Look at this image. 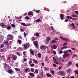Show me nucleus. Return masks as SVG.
I'll return each instance as SVG.
<instances>
[{
    "label": "nucleus",
    "instance_id": "nucleus-42",
    "mask_svg": "<svg viewBox=\"0 0 78 78\" xmlns=\"http://www.w3.org/2000/svg\"><path fill=\"white\" fill-rule=\"evenodd\" d=\"M51 73L52 74H54V73H55L54 72V71H53V70L51 71Z\"/></svg>",
    "mask_w": 78,
    "mask_h": 78
},
{
    "label": "nucleus",
    "instance_id": "nucleus-34",
    "mask_svg": "<svg viewBox=\"0 0 78 78\" xmlns=\"http://www.w3.org/2000/svg\"><path fill=\"white\" fill-rule=\"evenodd\" d=\"M15 70L16 71H20V69L18 68H16Z\"/></svg>",
    "mask_w": 78,
    "mask_h": 78
},
{
    "label": "nucleus",
    "instance_id": "nucleus-49",
    "mask_svg": "<svg viewBox=\"0 0 78 78\" xmlns=\"http://www.w3.org/2000/svg\"><path fill=\"white\" fill-rule=\"evenodd\" d=\"M31 72H34V70H33V68H31Z\"/></svg>",
    "mask_w": 78,
    "mask_h": 78
},
{
    "label": "nucleus",
    "instance_id": "nucleus-38",
    "mask_svg": "<svg viewBox=\"0 0 78 78\" xmlns=\"http://www.w3.org/2000/svg\"><path fill=\"white\" fill-rule=\"evenodd\" d=\"M25 19H30V17L27 16L25 17Z\"/></svg>",
    "mask_w": 78,
    "mask_h": 78
},
{
    "label": "nucleus",
    "instance_id": "nucleus-23",
    "mask_svg": "<svg viewBox=\"0 0 78 78\" xmlns=\"http://www.w3.org/2000/svg\"><path fill=\"white\" fill-rule=\"evenodd\" d=\"M70 26H73V27L75 29V26L74 25V24L73 23H72V24H71L70 25Z\"/></svg>",
    "mask_w": 78,
    "mask_h": 78
},
{
    "label": "nucleus",
    "instance_id": "nucleus-17",
    "mask_svg": "<svg viewBox=\"0 0 78 78\" xmlns=\"http://www.w3.org/2000/svg\"><path fill=\"white\" fill-rule=\"evenodd\" d=\"M17 56L14 55L13 56L12 59H13V60H16V59H17Z\"/></svg>",
    "mask_w": 78,
    "mask_h": 78
},
{
    "label": "nucleus",
    "instance_id": "nucleus-43",
    "mask_svg": "<svg viewBox=\"0 0 78 78\" xmlns=\"http://www.w3.org/2000/svg\"><path fill=\"white\" fill-rule=\"evenodd\" d=\"M35 72H36V73H37L38 72V70L37 69H35Z\"/></svg>",
    "mask_w": 78,
    "mask_h": 78
},
{
    "label": "nucleus",
    "instance_id": "nucleus-26",
    "mask_svg": "<svg viewBox=\"0 0 78 78\" xmlns=\"http://www.w3.org/2000/svg\"><path fill=\"white\" fill-rule=\"evenodd\" d=\"M4 47V44H2L0 46V48H2Z\"/></svg>",
    "mask_w": 78,
    "mask_h": 78
},
{
    "label": "nucleus",
    "instance_id": "nucleus-6",
    "mask_svg": "<svg viewBox=\"0 0 78 78\" xmlns=\"http://www.w3.org/2000/svg\"><path fill=\"white\" fill-rule=\"evenodd\" d=\"M67 56H69V54L67 53L64 54V55H63V57L64 58L67 57Z\"/></svg>",
    "mask_w": 78,
    "mask_h": 78
},
{
    "label": "nucleus",
    "instance_id": "nucleus-30",
    "mask_svg": "<svg viewBox=\"0 0 78 78\" xmlns=\"http://www.w3.org/2000/svg\"><path fill=\"white\" fill-rule=\"evenodd\" d=\"M11 26L13 28H15V27H16V25L14 24H11Z\"/></svg>",
    "mask_w": 78,
    "mask_h": 78
},
{
    "label": "nucleus",
    "instance_id": "nucleus-35",
    "mask_svg": "<svg viewBox=\"0 0 78 78\" xmlns=\"http://www.w3.org/2000/svg\"><path fill=\"white\" fill-rule=\"evenodd\" d=\"M45 70H48V68L47 67H45L44 68Z\"/></svg>",
    "mask_w": 78,
    "mask_h": 78
},
{
    "label": "nucleus",
    "instance_id": "nucleus-45",
    "mask_svg": "<svg viewBox=\"0 0 78 78\" xmlns=\"http://www.w3.org/2000/svg\"><path fill=\"white\" fill-rule=\"evenodd\" d=\"M23 55H24V56L25 57H26V54H25V52L23 51Z\"/></svg>",
    "mask_w": 78,
    "mask_h": 78
},
{
    "label": "nucleus",
    "instance_id": "nucleus-57",
    "mask_svg": "<svg viewBox=\"0 0 78 78\" xmlns=\"http://www.w3.org/2000/svg\"><path fill=\"white\" fill-rule=\"evenodd\" d=\"M20 31L21 32H23V31H24V30L22 29H20Z\"/></svg>",
    "mask_w": 78,
    "mask_h": 78
},
{
    "label": "nucleus",
    "instance_id": "nucleus-60",
    "mask_svg": "<svg viewBox=\"0 0 78 78\" xmlns=\"http://www.w3.org/2000/svg\"><path fill=\"white\" fill-rule=\"evenodd\" d=\"M45 61H47L48 60V57H47V56H46L45 57Z\"/></svg>",
    "mask_w": 78,
    "mask_h": 78
},
{
    "label": "nucleus",
    "instance_id": "nucleus-41",
    "mask_svg": "<svg viewBox=\"0 0 78 78\" xmlns=\"http://www.w3.org/2000/svg\"><path fill=\"white\" fill-rule=\"evenodd\" d=\"M72 64V61H71L69 62L68 65H70V64Z\"/></svg>",
    "mask_w": 78,
    "mask_h": 78
},
{
    "label": "nucleus",
    "instance_id": "nucleus-51",
    "mask_svg": "<svg viewBox=\"0 0 78 78\" xmlns=\"http://www.w3.org/2000/svg\"><path fill=\"white\" fill-rule=\"evenodd\" d=\"M16 55H18L19 56H20V54L19 52H16Z\"/></svg>",
    "mask_w": 78,
    "mask_h": 78
},
{
    "label": "nucleus",
    "instance_id": "nucleus-48",
    "mask_svg": "<svg viewBox=\"0 0 78 78\" xmlns=\"http://www.w3.org/2000/svg\"><path fill=\"white\" fill-rule=\"evenodd\" d=\"M54 63H55V64H58L59 63L58 62H56V61H54Z\"/></svg>",
    "mask_w": 78,
    "mask_h": 78
},
{
    "label": "nucleus",
    "instance_id": "nucleus-32",
    "mask_svg": "<svg viewBox=\"0 0 78 78\" xmlns=\"http://www.w3.org/2000/svg\"><path fill=\"white\" fill-rule=\"evenodd\" d=\"M9 45H8V44H7V45H6L7 47L8 48H11V46H9Z\"/></svg>",
    "mask_w": 78,
    "mask_h": 78
},
{
    "label": "nucleus",
    "instance_id": "nucleus-20",
    "mask_svg": "<svg viewBox=\"0 0 78 78\" xmlns=\"http://www.w3.org/2000/svg\"><path fill=\"white\" fill-rule=\"evenodd\" d=\"M33 61H34V62H35V64H38V62H37V60H36L35 59H33Z\"/></svg>",
    "mask_w": 78,
    "mask_h": 78
},
{
    "label": "nucleus",
    "instance_id": "nucleus-50",
    "mask_svg": "<svg viewBox=\"0 0 78 78\" xmlns=\"http://www.w3.org/2000/svg\"><path fill=\"white\" fill-rule=\"evenodd\" d=\"M68 71L69 73H70L71 72V69H68Z\"/></svg>",
    "mask_w": 78,
    "mask_h": 78
},
{
    "label": "nucleus",
    "instance_id": "nucleus-3",
    "mask_svg": "<svg viewBox=\"0 0 78 78\" xmlns=\"http://www.w3.org/2000/svg\"><path fill=\"white\" fill-rule=\"evenodd\" d=\"M33 44L36 47H38V42L37 41H34L33 42Z\"/></svg>",
    "mask_w": 78,
    "mask_h": 78
},
{
    "label": "nucleus",
    "instance_id": "nucleus-59",
    "mask_svg": "<svg viewBox=\"0 0 78 78\" xmlns=\"http://www.w3.org/2000/svg\"><path fill=\"white\" fill-rule=\"evenodd\" d=\"M46 61L47 62V63H50V61H49V60H47Z\"/></svg>",
    "mask_w": 78,
    "mask_h": 78
},
{
    "label": "nucleus",
    "instance_id": "nucleus-11",
    "mask_svg": "<svg viewBox=\"0 0 78 78\" xmlns=\"http://www.w3.org/2000/svg\"><path fill=\"white\" fill-rule=\"evenodd\" d=\"M13 72V70L11 69H9L8 71V72L9 73H10V74H11V73H12Z\"/></svg>",
    "mask_w": 78,
    "mask_h": 78
},
{
    "label": "nucleus",
    "instance_id": "nucleus-56",
    "mask_svg": "<svg viewBox=\"0 0 78 78\" xmlns=\"http://www.w3.org/2000/svg\"><path fill=\"white\" fill-rule=\"evenodd\" d=\"M10 58H11V56H9V57H8V58H7V59L8 60H10Z\"/></svg>",
    "mask_w": 78,
    "mask_h": 78
},
{
    "label": "nucleus",
    "instance_id": "nucleus-18",
    "mask_svg": "<svg viewBox=\"0 0 78 78\" xmlns=\"http://www.w3.org/2000/svg\"><path fill=\"white\" fill-rule=\"evenodd\" d=\"M35 39H36V37H32L31 39L32 41H35Z\"/></svg>",
    "mask_w": 78,
    "mask_h": 78
},
{
    "label": "nucleus",
    "instance_id": "nucleus-29",
    "mask_svg": "<svg viewBox=\"0 0 78 78\" xmlns=\"http://www.w3.org/2000/svg\"><path fill=\"white\" fill-rule=\"evenodd\" d=\"M64 48H67V46H64L62 47L61 48L62 50H63Z\"/></svg>",
    "mask_w": 78,
    "mask_h": 78
},
{
    "label": "nucleus",
    "instance_id": "nucleus-55",
    "mask_svg": "<svg viewBox=\"0 0 78 78\" xmlns=\"http://www.w3.org/2000/svg\"><path fill=\"white\" fill-rule=\"evenodd\" d=\"M34 64L33 63L31 64V65L30 66L31 67H34Z\"/></svg>",
    "mask_w": 78,
    "mask_h": 78
},
{
    "label": "nucleus",
    "instance_id": "nucleus-33",
    "mask_svg": "<svg viewBox=\"0 0 78 78\" xmlns=\"http://www.w3.org/2000/svg\"><path fill=\"white\" fill-rule=\"evenodd\" d=\"M5 51L4 49H1L0 51V52H3Z\"/></svg>",
    "mask_w": 78,
    "mask_h": 78
},
{
    "label": "nucleus",
    "instance_id": "nucleus-28",
    "mask_svg": "<svg viewBox=\"0 0 78 78\" xmlns=\"http://www.w3.org/2000/svg\"><path fill=\"white\" fill-rule=\"evenodd\" d=\"M38 58H41V53L38 54Z\"/></svg>",
    "mask_w": 78,
    "mask_h": 78
},
{
    "label": "nucleus",
    "instance_id": "nucleus-15",
    "mask_svg": "<svg viewBox=\"0 0 78 78\" xmlns=\"http://www.w3.org/2000/svg\"><path fill=\"white\" fill-rule=\"evenodd\" d=\"M20 24L23 26H24V27H27V25H26V24L24 23H21Z\"/></svg>",
    "mask_w": 78,
    "mask_h": 78
},
{
    "label": "nucleus",
    "instance_id": "nucleus-2",
    "mask_svg": "<svg viewBox=\"0 0 78 78\" xmlns=\"http://www.w3.org/2000/svg\"><path fill=\"white\" fill-rule=\"evenodd\" d=\"M40 48L42 50H43L44 51H45V50L47 49V46L42 45L40 46Z\"/></svg>",
    "mask_w": 78,
    "mask_h": 78
},
{
    "label": "nucleus",
    "instance_id": "nucleus-27",
    "mask_svg": "<svg viewBox=\"0 0 78 78\" xmlns=\"http://www.w3.org/2000/svg\"><path fill=\"white\" fill-rule=\"evenodd\" d=\"M36 37H38V36H39V34L38 33H37L36 34Z\"/></svg>",
    "mask_w": 78,
    "mask_h": 78
},
{
    "label": "nucleus",
    "instance_id": "nucleus-46",
    "mask_svg": "<svg viewBox=\"0 0 78 78\" xmlns=\"http://www.w3.org/2000/svg\"><path fill=\"white\" fill-rule=\"evenodd\" d=\"M62 67V66H60L58 68V70H61V68Z\"/></svg>",
    "mask_w": 78,
    "mask_h": 78
},
{
    "label": "nucleus",
    "instance_id": "nucleus-21",
    "mask_svg": "<svg viewBox=\"0 0 78 78\" xmlns=\"http://www.w3.org/2000/svg\"><path fill=\"white\" fill-rule=\"evenodd\" d=\"M23 46L24 47V48H26V49H27V44H23Z\"/></svg>",
    "mask_w": 78,
    "mask_h": 78
},
{
    "label": "nucleus",
    "instance_id": "nucleus-39",
    "mask_svg": "<svg viewBox=\"0 0 78 78\" xmlns=\"http://www.w3.org/2000/svg\"><path fill=\"white\" fill-rule=\"evenodd\" d=\"M8 41H5L4 42L5 44L6 45H7L8 44Z\"/></svg>",
    "mask_w": 78,
    "mask_h": 78
},
{
    "label": "nucleus",
    "instance_id": "nucleus-40",
    "mask_svg": "<svg viewBox=\"0 0 78 78\" xmlns=\"http://www.w3.org/2000/svg\"><path fill=\"white\" fill-rule=\"evenodd\" d=\"M75 74L78 75V70L75 71Z\"/></svg>",
    "mask_w": 78,
    "mask_h": 78
},
{
    "label": "nucleus",
    "instance_id": "nucleus-44",
    "mask_svg": "<svg viewBox=\"0 0 78 78\" xmlns=\"http://www.w3.org/2000/svg\"><path fill=\"white\" fill-rule=\"evenodd\" d=\"M24 35L25 38H27V36H26V33H25V32L24 33Z\"/></svg>",
    "mask_w": 78,
    "mask_h": 78
},
{
    "label": "nucleus",
    "instance_id": "nucleus-24",
    "mask_svg": "<svg viewBox=\"0 0 78 78\" xmlns=\"http://www.w3.org/2000/svg\"><path fill=\"white\" fill-rule=\"evenodd\" d=\"M41 21V19H37L36 20V23H37L38 22H39Z\"/></svg>",
    "mask_w": 78,
    "mask_h": 78
},
{
    "label": "nucleus",
    "instance_id": "nucleus-52",
    "mask_svg": "<svg viewBox=\"0 0 78 78\" xmlns=\"http://www.w3.org/2000/svg\"><path fill=\"white\" fill-rule=\"evenodd\" d=\"M68 52H69V53H72V51H71V50H70V49L68 50Z\"/></svg>",
    "mask_w": 78,
    "mask_h": 78
},
{
    "label": "nucleus",
    "instance_id": "nucleus-7",
    "mask_svg": "<svg viewBox=\"0 0 78 78\" xmlns=\"http://www.w3.org/2000/svg\"><path fill=\"white\" fill-rule=\"evenodd\" d=\"M29 50H30V53H31L32 55H33V56H34V52L33 51V50L30 49Z\"/></svg>",
    "mask_w": 78,
    "mask_h": 78
},
{
    "label": "nucleus",
    "instance_id": "nucleus-25",
    "mask_svg": "<svg viewBox=\"0 0 78 78\" xmlns=\"http://www.w3.org/2000/svg\"><path fill=\"white\" fill-rule=\"evenodd\" d=\"M46 76L48 77H50L51 76V74H46Z\"/></svg>",
    "mask_w": 78,
    "mask_h": 78
},
{
    "label": "nucleus",
    "instance_id": "nucleus-13",
    "mask_svg": "<svg viewBox=\"0 0 78 78\" xmlns=\"http://www.w3.org/2000/svg\"><path fill=\"white\" fill-rule=\"evenodd\" d=\"M52 48L53 49H54V50H55V49H56V48H57V46H56V45L54 44L53 45Z\"/></svg>",
    "mask_w": 78,
    "mask_h": 78
},
{
    "label": "nucleus",
    "instance_id": "nucleus-9",
    "mask_svg": "<svg viewBox=\"0 0 78 78\" xmlns=\"http://www.w3.org/2000/svg\"><path fill=\"white\" fill-rule=\"evenodd\" d=\"M29 75L31 77H34V74L33 73H29Z\"/></svg>",
    "mask_w": 78,
    "mask_h": 78
},
{
    "label": "nucleus",
    "instance_id": "nucleus-10",
    "mask_svg": "<svg viewBox=\"0 0 78 78\" xmlns=\"http://www.w3.org/2000/svg\"><path fill=\"white\" fill-rule=\"evenodd\" d=\"M60 18L62 20H64V18L63 17V15L62 14H60Z\"/></svg>",
    "mask_w": 78,
    "mask_h": 78
},
{
    "label": "nucleus",
    "instance_id": "nucleus-14",
    "mask_svg": "<svg viewBox=\"0 0 78 78\" xmlns=\"http://www.w3.org/2000/svg\"><path fill=\"white\" fill-rule=\"evenodd\" d=\"M51 42L52 44H55L57 42V41L55 40H53L52 41H51Z\"/></svg>",
    "mask_w": 78,
    "mask_h": 78
},
{
    "label": "nucleus",
    "instance_id": "nucleus-4",
    "mask_svg": "<svg viewBox=\"0 0 78 78\" xmlns=\"http://www.w3.org/2000/svg\"><path fill=\"white\" fill-rule=\"evenodd\" d=\"M3 65H4V69L6 68H8V69H9V65L7 64L6 63H4Z\"/></svg>",
    "mask_w": 78,
    "mask_h": 78
},
{
    "label": "nucleus",
    "instance_id": "nucleus-58",
    "mask_svg": "<svg viewBox=\"0 0 78 78\" xmlns=\"http://www.w3.org/2000/svg\"><path fill=\"white\" fill-rule=\"evenodd\" d=\"M53 53L54 54V55H55V54H56V52L55 51H53Z\"/></svg>",
    "mask_w": 78,
    "mask_h": 78
},
{
    "label": "nucleus",
    "instance_id": "nucleus-36",
    "mask_svg": "<svg viewBox=\"0 0 78 78\" xmlns=\"http://www.w3.org/2000/svg\"><path fill=\"white\" fill-rule=\"evenodd\" d=\"M67 45V43L65 42L64 44L63 45V46H66V45Z\"/></svg>",
    "mask_w": 78,
    "mask_h": 78
},
{
    "label": "nucleus",
    "instance_id": "nucleus-63",
    "mask_svg": "<svg viewBox=\"0 0 78 78\" xmlns=\"http://www.w3.org/2000/svg\"><path fill=\"white\" fill-rule=\"evenodd\" d=\"M59 53L60 54H62V51L61 50L59 51Z\"/></svg>",
    "mask_w": 78,
    "mask_h": 78
},
{
    "label": "nucleus",
    "instance_id": "nucleus-12",
    "mask_svg": "<svg viewBox=\"0 0 78 78\" xmlns=\"http://www.w3.org/2000/svg\"><path fill=\"white\" fill-rule=\"evenodd\" d=\"M63 40L66 41H67V42H70V40H69V39L68 38H64L63 39Z\"/></svg>",
    "mask_w": 78,
    "mask_h": 78
},
{
    "label": "nucleus",
    "instance_id": "nucleus-16",
    "mask_svg": "<svg viewBox=\"0 0 78 78\" xmlns=\"http://www.w3.org/2000/svg\"><path fill=\"white\" fill-rule=\"evenodd\" d=\"M66 18H67V19H73V18H72V16H67L66 17Z\"/></svg>",
    "mask_w": 78,
    "mask_h": 78
},
{
    "label": "nucleus",
    "instance_id": "nucleus-22",
    "mask_svg": "<svg viewBox=\"0 0 78 78\" xmlns=\"http://www.w3.org/2000/svg\"><path fill=\"white\" fill-rule=\"evenodd\" d=\"M46 40H47V43H48V42H49V41L50 40V38L48 37H47L46 38Z\"/></svg>",
    "mask_w": 78,
    "mask_h": 78
},
{
    "label": "nucleus",
    "instance_id": "nucleus-31",
    "mask_svg": "<svg viewBox=\"0 0 78 78\" xmlns=\"http://www.w3.org/2000/svg\"><path fill=\"white\" fill-rule=\"evenodd\" d=\"M72 16L73 17H77V16L75 15H72Z\"/></svg>",
    "mask_w": 78,
    "mask_h": 78
},
{
    "label": "nucleus",
    "instance_id": "nucleus-53",
    "mask_svg": "<svg viewBox=\"0 0 78 78\" xmlns=\"http://www.w3.org/2000/svg\"><path fill=\"white\" fill-rule=\"evenodd\" d=\"M10 27L9 26H8L7 27V29L8 30H10Z\"/></svg>",
    "mask_w": 78,
    "mask_h": 78
},
{
    "label": "nucleus",
    "instance_id": "nucleus-1",
    "mask_svg": "<svg viewBox=\"0 0 78 78\" xmlns=\"http://www.w3.org/2000/svg\"><path fill=\"white\" fill-rule=\"evenodd\" d=\"M58 75H61V76H64L65 74L64 71H59L58 72Z\"/></svg>",
    "mask_w": 78,
    "mask_h": 78
},
{
    "label": "nucleus",
    "instance_id": "nucleus-62",
    "mask_svg": "<svg viewBox=\"0 0 78 78\" xmlns=\"http://www.w3.org/2000/svg\"><path fill=\"white\" fill-rule=\"evenodd\" d=\"M40 11L39 10H37L36 11V12L37 13H38V12H39Z\"/></svg>",
    "mask_w": 78,
    "mask_h": 78
},
{
    "label": "nucleus",
    "instance_id": "nucleus-19",
    "mask_svg": "<svg viewBox=\"0 0 78 78\" xmlns=\"http://www.w3.org/2000/svg\"><path fill=\"white\" fill-rule=\"evenodd\" d=\"M52 34H55V35H56V32L55 31V30H53V31L52 32Z\"/></svg>",
    "mask_w": 78,
    "mask_h": 78
},
{
    "label": "nucleus",
    "instance_id": "nucleus-5",
    "mask_svg": "<svg viewBox=\"0 0 78 78\" xmlns=\"http://www.w3.org/2000/svg\"><path fill=\"white\" fill-rule=\"evenodd\" d=\"M0 25L3 28H6V26L3 23H0Z\"/></svg>",
    "mask_w": 78,
    "mask_h": 78
},
{
    "label": "nucleus",
    "instance_id": "nucleus-54",
    "mask_svg": "<svg viewBox=\"0 0 78 78\" xmlns=\"http://www.w3.org/2000/svg\"><path fill=\"white\" fill-rule=\"evenodd\" d=\"M41 75L42 76V77L43 76V72L42 71L41 73Z\"/></svg>",
    "mask_w": 78,
    "mask_h": 78
},
{
    "label": "nucleus",
    "instance_id": "nucleus-64",
    "mask_svg": "<svg viewBox=\"0 0 78 78\" xmlns=\"http://www.w3.org/2000/svg\"><path fill=\"white\" fill-rule=\"evenodd\" d=\"M76 67H77V68H78V63H77L76 64Z\"/></svg>",
    "mask_w": 78,
    "mask_h": 78
},
{
    "label": "nucleus",
    "instance_id": "nucleus-37",
    "mask_svg": "<svg viewBox=\"0 0 78 78\" xmlns=\"http://www.w3.org/2000/svg\"><path fill=\"white\" fill-rule=\"evenodd\" d=\"M19 43V44H21V43H22V41H21V40H19L18 41Z\"/></svg>",
    "mask_w": 78,
    "mask_h": 78
},
{
    "label": "nucleus",
    "instance_id": "nucleus-8",
    "mask_svg": "<svg viewBox=\"0 0 78 78\" xmlns=\"http://www.w3.org/2000/svg\"><path fill=\"white\" fill-rule=\"evenodd\" d=\"M28 15L29 16H33V12L32 11H30L28 13Z\"/></svg>",
    "mask_w": 78,
    "mask_h": 78
},
{
    "label": "nucleus",
    "instance_id": "nucleus-47",
    "mask_svg": "<svg viewBox=\"0 0 78 78\" xmlns=\"http://www.w3.org/2000/svg\"><path fill=\"white\" fill-rule=\"evenodd\" d=\"M18 37L20 38V39H22V37L20 35Z\"/></svg>",
    "mask_w": 78,
    "mask_h": 78
},
{
    "label": "nucleus",
    "instance_id": "nucleus-61",
    "mask_svg": "<svg viewBox=\"0 0 78 78\" xmlns=\"http://www.w3.org/2000/svg\"><path fill=\"white\" fill-rule=\"evenodd\" d=\"M68 21H69V20L67 19H66V20H65V22H68Z\"/></svg>",
    "mask_w": 78,
    "mask_h": 78
}]
</instances>
